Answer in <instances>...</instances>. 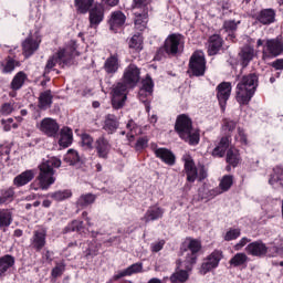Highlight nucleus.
Segmentation results:
<instances>
[{
    "label": "nucleus",
    "instance_id": "obj_52",
    "mask_svg": "<svg viewBox=\"0 0 283 283\" xmlns=\"http://www.w3.org/2000/svg\"><path fill=\"white\" fill-rule=\"evenodd\" d=\"M134 273H143V263H135L126 269V275H134Z\"/></svg>",
    "mask_w": 283,
    "mask_h": 283
},
{
    "label": "nucleus",
    "instance_id": "obj_44",
    "mask_svg": "<svg viewBox=\"0 0 283 283\" xmlns=\"http://www.w3.org/2000/svg\"><path fill=\"white\" fill-rule=\"evenodd\" d=\"M81 160L78 153L74 149H70L64 156V163H69V165H76Z\"/></svg>",
    "mask_w": 283,
    "mask_h": 283
},
{
    "label": "nucleus",
    "instance_id": "obj_33",
    "mask_svg": "<svg viewBox=\"0 0 283 283\" xmlns=\"http://www.w3.org/2000/svg\"><path fill=\"white\" fill-rule=\"evenodd\" d=\"M249 262V256L245 253L239 252L237 253L230 261V266H244Z\"/></svg>",
    "mask_w": 283,
    "mask_h": 283
},
{
    "label": "nucleus",
    "instance_id": "obj_17",
    "mask_svg": "<svg viewBox=\"0 0 283 283\" xmlns=\"http://www.w3.org/2000/svg\"><path fill=\"white\" fill-rule=\"evenodd\" d=\"M95 149L97 151L98 158H107L109 154V149H112V146L109 145V142L105 139V137H99L95 142Z\"/></svg>",
    "mask_w": 283,
    "mask_h": 283
},
{
    "label": "nucleus",
    "instance_id": "obj_56",
    "mask_svg": "<svg viewBox=\"0 0 283 283\" xmlns=\"http://www.w3.org/2000/svg\"><path fill=\"white\" fill-rule=\"evenodd\" d=\"M134 3L133 10H147L149 0H134Z\"/></svg>",
    "mask_w": 283,
    "mask_h": 283
},
{
    "label": "nucleus",
    "instance_id": "obj_38",
    "mask_svg": "<svg viewBox=\"0 0 283 283\" xmlns=\"http://www.w3.org/2000/svg\"><path fill=\"white\" fill-rule=\"evenodd\" d=\"M151 92H154V82L150 77H146L143 81V87L139 91V96H151Z\"/></svg>",
    "mask_w": 283,
    "mask_h": 283
},
{
    "label": "nucleus",
    "instance_id": "obj_15",
    "mask_svg": "<svg viewBox=\"0 0 283 283\" xmlns=\"http://www.w3.org/2000/svg\"><path fill=\"white\" fill-rule=\"evenodd\" d=\"M105 19V12L101 4L95 6L93 9L90 10V23L91 28L96 29L98 24Z\"/></svg>",
    "mask_w": 283,
    "mask_h": 283
},
{
    "label": "nucleus",
    "instance_id": "obj_25",
    "mask_svg": "<svg viewBox=\"0 0 283 283\" xmlns=\"http://www.w3.org/2000/svg\"><path fill=\"white\" fill-rule=\"evenodd\" d=\"M103 129L107 132V134H114L118 129V119L109 114L105 117Z\"/></svg>",
    "mask_w": 283,
    "mask_h": 283
},
{
    "label": "nucleus",
    "instance_id": "obj_53",
    "mask_svg": "<svg viewBox=\"0 0 283 283\" xmlns=\"http://www.w3.org/2000/svg\"><path fill=\"white\" fill-rule=\"evenodd\" d=\"M14 112V105L12 103H4L1 105L0 114L3 116H10Z\"/></svg>",
    "mask_w": 283,
    "mask_h": 283
},
{
    "label": "nucleus",
    "instance_id": "obj_20",
    "mask_svg": "<svg viewBox=\"0 0 283 283\" xmlns=\"http://www.w3.org/2000/svg\"><path fill=\"white\" fill-rule=\"evenodd\" d=\"M222 48V39L220 35H211L208 44V54L209 56H216L220 49Z\"/></svg>",
    "mask_w": 283,
    "mask_h": 283
},
{
    "label": "nucleus",
    "instance_id": "obj_19",
    "mask_svg": "<svg viewBox=\"0 0 283 283\" xmlns=\"http://www.w3.org/2000/svg\"><path fill=\"white\" fill-rule=\"evenodd\" d=\"M35 174L34 170L23 171L13 179V185H15V187H23L34 179Z\"/></svg>",
    "mask_w": 283,
    "mask_h": 283
},
{
    "label": "nucleus",
    "instance_id": "obj_54",
    "mask_svg": "<svg viewBox=\"0 0 283 283\" xmlns=\"http://www.w3.org/2000/svg\"><path fill=\"white\" fill-rule=\"evenodd\" d=\"M237 123L231 119H224L222 124V132H233L235 129Z\"/></svg>",
    "mask_w": 283,
    "mask_h": 283
},
{
    "label": "nucleus",
    "instance_id": "obj_8",
    "mask_svg": "<svg viewBox=\"0 0 283 283\" xmlns=\"http://www.w3.org/2000/svg\"><path fill=\"white\" fill-rule=\"evenodd\" d=\"M185 48V38L181 34H171L169 35L164 45L166 54L176 56Z\"/></svg>",
    "mask_w": 283,
    "mask_h": 283
},
{
    "label": "nucleus",
    "instance_id": "obj_18",
    "mask_svg": "<svg viewBox=\"0 0 283 283\" xmlns=\"http://www.w3.org/2000/svg\"><path fill=\"white\" fill-rule=\"evenodd\" d=\"M164 214H165V210L163 208H160L158 206H153V207L148 208L143 220H145V222L160 220V218H163Z\"/></svg>",
    "mask_w": 283,
    "mask_h": 283
},
{
    "label": "nucleus",
    "instance_id": "obj_40",
    "mask_svg": "<svg viewBox=\"0 0 283 283\" xmlns=\"http://www.w3.org/2000/svg\"><path fill=\"white\" fill-rule=\"evenodd\" d=\"M233 187V176L226 175L221 178L219 184V189L221 190V193H224V191H229Z\"/></svg>",
    "mask_w": 283,
    "mask_h": 283
},
{
    "label": "nucleus",
    "instance_id": "obj_46",
    "mask_svg": "<svg viewBox=\"0 0 283 283\" xmlns=\"http://www.w3.org/2000/svg\"><path fill=\"white\" fill-rule=\"evenodd\" d=\"M129 48L136 51L143 50V36L140 34L133 35L129 41Z\"/></svg>",
    "mask_w": 283,
    "mask_h": 283
},
{
    "label": "nucleus",
    "instance_id": "obj_12",
    "mask_svg": "<svg viewBox=\"0 0 283 283\" xmlns=\"http://www.w3.org/2000/svg\"><path fill=\"white\" fill-rule=\"evenodd\" d=\"M38 129L46 136H56L59 134V123L55 119L46 117L40 122Z\"/></svg>",
    "mask_w": 283,
    "mask_h": 283
},
{
    "label": "nucleus",
    "instance_id": "obj_55",
    "mask_svg": "<svg viewBox=\"0 0 283 283\" xmlns=\"http://www.w3.org/2000/svg\"><path fill=\"white\" fill-rule=\"evenodd\" d=\"M63 271H65L64 263H57L56 266L52 270L53 277H61L63 275Z\"/></svg>",
    "mask_w": 283,
    "mask_h": 283
},
{
    "label": "nucleus",
    "instance_id": "obj_2",
    "mask_svg": "<svg viewBox=\"0 0 283 283\" xmlns=\"http://www.w3.org/2000/svg\"><path fill=\"white\" fill-rule=\"evenodd\" d=\"M175 130L177 132L179 138L186 143H189V145H198V143H200V133L193 128L191 118L185 114L177 117Z\"/></svg>",
    "mask_w": 283,
    "mask_h": 283
},
{
    "label": "nucleus",
    "instance_id": "obj_16",
    "mask_svg": "<svg viewBox=\"0 0 283 283\" xmlns=\"http://www.w3.org/2000/svg\"><path fill=\"white\" fill-rule=\"evenodd\" d=\"M155 155L157 158L163 160L166 165H169L170 167L176 165V156L171 150L167 148H157L155 149Z\"/></svg>",
    "mask_w": 283,
    "mask_h": 283
},
{
    "label": "nucleus",
    "instance_id": "obj_7",
    "mask_svg": "<svg viewBox=\"0 0 283 283\" xmlns=\"http://www.w3.org/2000/svg\"><path fill=\"white\" fill-rule=\"evenodd\" d=\"M184 160L188 182H196V178H199V180H205V178H207V171L205 170V167H200L198 174V168H196L191 157L186 156L184 157Z\"/></svg>",
    "mask_w": 283,
    "mask_h": 283
},
{
    "label": "nucleus",
    "instance_id": "obj_60",
    "mask_svg": "<svg viewBox=\"0 0 283 283\" xmlns=\"http://www.w3.org/2000/svg\"><path fill=\"white\" fill-rule=\"evenodd\" d=\"M251 240L247 238H242L235 245H234V251H240L243 249V247H247Z\"/></svg>",
    "mask_w": 283,
    "mask_h": 283
},
{
    "label": "nucleus",
    "instance_id": "obj_43",
    "mask_svg": "<svg viewBox=\"0 0 283 283\" xmlns=\"http://www.w3.org/2000/svg\"><path fill=\"white\" fill-rule=\"evenodd\" d=\"M94 200H96V197L92 193L82 195L77 200V207H90V205H93Z\"/></svg>",
    "mask_w": 283,
    "mask_h": 283
},
{
    "label": "nucleus",
    "instance_id": "obj_5",
    "mask_svg": "<svg viewBox=\"0 0 283 283\" xmlns=\"http://www.w3.org/2000/svg\"><path fill=\"white\" fill-rule=\"evenodd\" d=\"M75 50L76 46L74 42H72L71 46H66L65 49L60 50L56 54L48 60L45 72H50V70H52L56 63L60 65H67L72 60V56H74Z\"/></svg>",
    "mask_w": 283,
    "mask_h": 283
},
{
    "label": "nucleus",
    "instance_id": "obj_1",
    "mask_svg": "<svg viewBox=\"0 0 283 283\" xmlns=\"http://www.w3.org/2000/svg\"><path fill=\"white\" fill-rule=\"evenodd\" d=\"M138 81H140V69H138L136 64L128 65L124 70L123 82L117 83V85L113 87L112 103L114 109H120V107L125 105V101H127V90H129V87H136Z\"/></svg>",
    "mask_w": 283,
    "mask_h": 283
},
{
    "label": "nucleus",
    "instance_id": "obj_63",
    "mask_svg": "<svg viewBox=\"0 0 283 283\" xmlns=\"http://www.w3.org/2000/svg\"><path fill=\"white\" fill-rule=\"evenodd\" d=\"M147 143H149V140L147 139V137H142L137 140V149H143V147H147Z\"/></svg>",
    "mask_w": 283,
    "mask_h": 283
},
{
    "label": "nucleus",
    "instance_id": "obj_6",
    "mask_svg": "<svg viewBox=\"0 0 283 283\" xmlns=\"http://www.w3.org/2000/svg\"><path fill=\"white\" fill-rule=\"evenodd\" d=\"M189 70L192 76H205L207 70V62L205 61V53L196 51L189 62Z\"/></svg>",
    "mask_w": 283,
    "mask_h": 283
},
{
    "label": "nucleus",
    "instance_id": "obj_51",
    "mask_svg": "<svg viewBox=\"0 0 283 283\" xmlns=\"http://www.w3.org/2000/svg\"><path fill=\"white\" fill-rule=\"evenodd\" d=\"M1 124L3 125L4 132H10V129H17L19 127V124L14 123L12 118L2 119Z\"/></svg>",
    "mask_w": 283,
    "mask_h": 283
},
{
    "label": "nucleus",
    "instance_id": "obj_4",
    "mask_svg": "<svg viewBox=\"0 0 283 283\" xmlns=\"http://www.w3.org/2000/svg\"><path fill=\"white\" fill-rule=\"evenodd\" d=\"M255 87H258V75L250 74L243 76L241 82L237 85L238 103H240V105H249L255 94Z\"/></svg>",
    "mask_w": 283,
    "mask_h": 283
},
{
    "label": "nucleus",
    "instance_id": "obj_45",
    "mask_svg": "<svg viewBox=\"0 0 283 283\" xmlns=\"http://www.w3.org/2000/svg\"><path fill=\"white\" fill-rule=\"evenodd\" d=\"M51 198H53V200H56L57 202L67 200V198H72V190H59L54 193H51Z\"/></svg>",
    "mask_w": 283,
    "mask_h": 283
},
{
    "label": "nucleus",
    "instance_id": "obj_9",
    "mask_svg": "<svg viewBox=\"0 0 283 283\" xmlns=\"http://www.w3.org/2000/svg\"><path fill=\"white\" fill-rule=\"evenodd\" d=\"M188 242V251H186V261L184 262V266H186L187 271H191V264H196V260L198 259V252L202 249V243L193 238H187Z\"/></svg>",
    "mask_w": 283,
    "mask_h": 283
},
{
    "label": "nucleus",
    "instance_id": "obj_39",
    "mask_svg": "<svg viewBox=\"0 0 283 283\" xmlns=\"http://www.w3.org/2000/svg\"><path fill=\"white\" fill-rule=\"evenodd\" d=\"M14 265V258L12 255H4L0 259V275L6 273L8 269Z\"/></svg>",
    "mask_w": 283,
    "mask_h": 283
},
{
    "label": "nucleus",
    "instance_id": "obj_32",
    "mask_svg": "<svg viewBox=\"0 0 283 283\" xmlns=\"http://www.w3.org/2000/svg\"><path fill=\"white\" fill-rule=\"evenodd\" d=\"M32 247L38 251H41L45 247V233L44 232H35L32 239Z\"/></svg>",
    "mask_w": 283,
    "mask_h": 283
},
{
    "label": "nucleus",
    "instance_id": "obj_11",
    "mask_svg": "<svg viewBox=\"0 0 283 283\" xmlns=\"http://www.w3.org/2000/svg\"><path fill=\"white\" fill-rule=\"evenodd\" d=\"M220 260H222V251L214 250L207 259L203 260V263L200 268L201 275H207L209 271H213V269H218V264H220Z\"/></svg>",
    "mask_w": 283,
    "mask_h": 283
},
{
    "label": "nucleus",
    "instance_id": "obj_34",
    "mask_svg": "<svg viewBox=\"0 0 283 283\" xmlns=\"http://www.w3.org/2000/svg\"><path fill=\"white\" fill-rule=\"evenodd\" d=\"M240 56L243 61V65H249L250 61H253V56H255V50L251 46H244L240 53Z\"/></svg>",
    "mask_w": 283,
    "mask_h": 283
},
{
    "label": "nucleus",
    "instance_id": "obj_58",
    "mask_svg": "<svg viewBox=\"0 0 283 283\" xmlns=\"http://www.w3.org/2000/svg\"><path fill=\"white\" fill-rule=\"evenodd\" d=\"M15 62L14 60H8L7 64L3 66V74H10L11 72H14Z\"/></svg>",
    "mask_w": 283,
    "mask_h": 283
},
{
    "label": "nucleus",
    "instance_id": "obj_3",
    "mask_svg": "<svg viewBox=\"0 0 283 283\" xmlns=\"http://www.w3.org/2000/svg\"><path fill=\"white\" fill-rule=\"evenodd\" d=\"M54 167H61V159L57 157H50L39 166L40 174L38 176V180L41 189L48 190L50 189V185H54L56 180L54 178Z\"/></svg>",
    "mask_w": 283,
    "mask_h": 283
},
{
    "label": "nucleus",
    "instance_id": "obj_59",
    "mask_svg": "<svg viewBox=\"0 0 283 283\" xmlns=\"http://www.w3.org/2000/svg\"><path fill=\"white\" fill-rule=\"evenodd\" d=\"M235 140H240L242 145H247V134L244 133V129H242L241 127L238 128Z\"/></svg>",
    "mask_w": 283,
    "mask_h": 283
},
{
    "label": "nucleus",
    "instance_id": "obj_27",
    "mask_svg": "<svg viewBox=\"0 0 283 283\" xmlns=\"http://www.w3.org/2000/svg\"><path fill=\"white\" fill-rule=\"evenodd\" d=\"M135 28L143 32L147 28V10L144 9L143 12L135 11Z\"/></svg>",
    "mask_w": 283,
    "mask_h": 283
},
{
    "label": "nucleus",
    "instance_id": "obj_42",
    "mask_svg": "<svg viewBox=\"0 0 283 283\" xmlns=\"http://www.w3.org/2000/svg\"><path fill=\"white\" fill-rule=\"evenodd\" d=\"M189 280V273L185 270H179L176 271L171 276H170V282L172 283H182L187 282Z\"/></svg>",
    "mask_w": 283,
    "mask_h": 283
},
{
    "label": "nucleus",
    "instance_id": "obj_14",
    "mask_svg": "<svg viewBox=\"0 0 283 283\" xmlns=\"http://www.w3.org/2000/svg\"><path fill=\"white\" fill-rule=\"evenodd\" d=\"M268 251L269 248H266V244L260 241L252 242L247 247L249 255H254V258H262Z\"/></svg>",
    "mask_w": 283,
    "mask_h": 283
},
{
    "label": "nucleus",
    "instance_id": "obj_41",
    "mask_svg": "<svg viewBox=\"0 0 283 283\" xmlns=\"http://www.w3.org/2000/svg\"><path fill=\"white\" fill-rule=\"evenodd\" d=\"M275 172L269 180V184L274 187V189H282L283 188V172L282 170H276ZM281 174V175H277Z\"/></svg>",
    "mask_w": 283,
    "mask_h": 283
},
{
    "label": "nucleus",
    "instance_id": "obj_31",
    "mask_svg": "<svg viewBox=\"0 0 283 283\" xmlns=\"http://www.w3.org/2000/svg\"><path fill=\"white\" fill-rule=\"evenodd\" d=\"M238 25H240V21H233V20H228L223 23V28L226 30V32H228V38L230 41H233V39H235V35L233 34V32H235V30H238Z\"/></svg>",
    "mask_w": 283,
    "mask_h": 283
},
{
    "label": "nucleus",
    "instance_id": "obj_62",
    "mask_svg": "<svg viewBox=\"0 0 283 283\" xmlns=\"http://www.w3.org/2000/svg\"><path fill=\"white\" fill-rule=\"evenodd\" d=\"M126 275H127L126 270L120 271V272H118L117 274H115V275L108 281V283L116 282L117 280H120V277H126Z\"/></svg>",
    "mask_w": 283,
    "mask_h": 283
},
{
    "label": "nucleus",
    "instance_id": "obj_57",
    "mask_svg": "<svg viewBox=\"0 0 283 283\" xmlns=\"http://www.w3.org/2000/svg\"><path fill=\"white\" fill-rule=\"evenodd\" d=\"M164 247H165V240H160L151 243L150 251L153 253H158L159 251H163Z\"/></svg>",
    "mask_w": 283,
    "mask_h": 283
},
{
    "label": "nucleus",
    "instance_id": "obj_13",
    "mask_svg": "<svg viewBox=\"0 0 283 283\" xmlns=\"http://www.w3.org/2000/svg\"><path fill=\"white\" fill-rule=\"evenodd\" d=\"M217 97L221 105V108L224 109L227 106V101H229V96H231V83L222 82L217 87Z\"/></svg>",
    "mask_w": 283,
    "mask_h": 283
},
{
    "label": "nucleus",
    "instance_id": "obj_37",
    "mask_svg": "<svg viewBox=\"0 0 283 283\" xmlns=\"http://www.w3.org/2000/svg\"><path fill=\"white\" fill-rule=\"evenodd\" d=\"M227 163L232 165V167H238V163H240V153L235 148H230L227 153Z\"/></svg>",
    "mask_w": 283,
    "mask_h": 283
},
{
    "label": "nucleus",
    "instance_id": "obj_30",
    "mask_svg": "<svg viewBox=\"0 0 283 283\" xmlns=\"http://www.w3.org/2000/svg\"><path fill=\"white\" fill-rule=\"evenodd\" d=\"M52 105V92L44 91L39 96V105L40 109H48Z\"/></svg>",
    "mask_w": 283,
    "mask_h": 283
},
{
    "label": "nucleus",
    "instance_id": "obj_10",
    "mask_svg": "<svg viewBox=\"0 0 283 283\" xmlns=\"http://www.w3.org/2000/svg\"><path fill=\"white\" fill-rule=\"evenodd\" d=\"M283 52V42L280 39H270L265 41L263 48V61L268 59H275Z\"/></svg>",
    "mask_w": 283,
    "mask_h": 283
},
{
    "label": "nucleus",
    "instance_id": "obj_29",
    "mask_svg": "<svg viewBox=\"0 0 283 283\" xmlns=\"http://www.w3.org/2000/svg\"><path fill=\"white\" fill-rule=\"evenodd\" d=\"M258 20L263 25H269V23H273V21H275V11L271 9H265L261 11V13L258 17Z\"/></svg>",
    "mask_w": 283,
    "mask_h": 283
},
{
    "label": "nucleus",
    "instance_id": "obj_61",
    "mask_svg": "<svg viewBox=\"0 0 283 283\" xmlns=\"http://www.w3.org/2000/svg\"><path fill=\"white\" fill-rule=\"evenodd\" d=\"M70 229L73 231H81L83 229V221H73Z\"/></svg>",
    "mask_w": 283,
    "mask_h": 283
},
{
    "label": "nucleus",
    "instance_id": "obj_50",
    "mask_svg": "<svg viewBox=\"0 0 283 283\" xmlns=\"http://www.w3.org/2000/svg\"><path fill=\"white\" fill-rule=\"evenodd\" d=\"M240 238V229H230L224 234L226 242H231V240H238Z\"/></svg>",
    "mask_w": 283,
    "mask_h": 283
},
{
    "label": "nucleus",
    "instance_id": "obj_28",
    "mask_svg": "<svg viewBox=\"0 0 283 283\" xmlns=\"http://www.w3.org/2000/svg\"><path fill=\"white\" fill-rule=\"evenodd\" d=\"M75 9L78 14H87L94 6V0H74Z\"/></svg>",
    "mask_w": 283,
    "mask_h": 283
},
{
    "label": "nucleus",
    "instance_id": "obj_24",
    "mask_svg": "<svg viewBox=\"0 0 283 283\" xmlns=\"http://www.w3.org/2000/svg\"><path fill=\"white\" fill-rule=\"evenodd\" d=\"M108 23L111 25V30H116V28H120V25L125 24V13L120 11H114L111 14Z\"/></svg>",
    "mask_w": 283,
    "mask_h": 283
},
{
    "label": "nucleus",
    "instance_id": "obj_21",
    "mask_svg": "<svg viewBox=\"0 0 283 283\" xmlns=\"http://www.w3.org/2000/svg\"><path fill=\"white\" fill-rule=\"evenodd\" d=\"M120 67V62L118 61V55H111L106 59L104 64V70L107 74H116Z\"/></svg>",
    "mask_w": 283,
    "mask_h": 283
},
{
    "label": "nucleus",
    "instance_id": "obj_23",
    "mask_svg": "<svg viewBox=\"0 0 283 283\" xmlns=\"http://www.w3.org/2000/svg\"><path fill=\"white\" fill-rule=\"evenodd\" d=\"M22 50L24 56H32L39 50V42L32 40V38H27L22 43Z\"/></svg>",
    "mask_w": 283,
    "mask_h": 283
},
{
    "label": "nucleus",
    "instance_id": "obj_49",
    "mask_svg": "<svg viewBox=\"0 0 283 283\" xmlns=\"http://www.w3.org/2000/svg\"><path fill=\"white\" fill-rule=\"evenodd\" d=\"M126 127L129 129V133L127 134L129 140H132L136 134H140V129L136 126V124H134V120H129Z\"/></svg>",
    "mask_w": 283,
    "mask_h": 283
},
{
    "label": "nucleus",
    "instance_id": "obj_64",
    "mask_svg": "<svg viewBox=\"0 0 283 283\" xmlns=\"http://www.w3.org/2000/svg\"><path fill=\"white\" fill-rule=\"evenodd\" d=\"M272 67L275 70H283V59H279L272 63Z\"/></svg>",
    "mask_w": 283,
    "mask_h": 283
},
{
    "label": "nucleus",
    "instance_id": "obj_36",
    "mask_svg": "<svg viewBox=\"0 0 283 283\" xmlns=\"http://www.w3.org/2000/svg\"><path fill=\"white\" fill-rule=\"evenodd\" d=\"M12 224V212L8 209L0 210V229Z\"/></svg>",
    "mask_w": 283,
    "mask_h": 283
},
{
    "label": "nucleus",
    "instance_id": "obj_35",
    "mask_svg": "<svg viewBox=\"0 0 283 283\" xmlns=\"http://www.w3.org/2000/svg\"><path fill=\"white\" fill-rule=\"evenodd\" d=\"M27 78H28V75H25L22 71L18 72L11 82V88L21 90Z\"/></svg>",
    "mask_w": 283,
    "mask_h": 283
},
{
    "label": "nucleus",
    "instance_id": "obj_48",
    "mask_svg": "<svg viewBox=\"0 0 283 283\" xmlns=\"http://www.w3.org/2000/svg\"><path fill=\"white\" fill-rule=\"evenodd\" d=\"M83 149H94V138L87 134H83L81 138Z\"/></svg>",
    "mask_w": 283,
    "mask_h": 283
},
{
    "label": "nucleus",
    "instance_id": "obj_22",
    "mask_svg": "<svg viewBox=\"0 0 283 283\" xmlns=\"http://www.w3.org/2000/svg\"><path fill=\"white\" fill-rule=\"evenodd\" d=\"M229 145H231L230 137L229 136L222 137L218 146L212 150V156L217 158H222L227 149H229Z\"/></svg>",
    "mask_w": 283,
    "mask_h": 283
},
{
    "label": "nucleus",
    "instance_id": "obj_26",
    "mask_svg": "<svg viewBox=\"0 0 283 283\" xmlns=\"http://www.w3.org/2000/svg\"><path fill=\"white\" fill-rule=\"evenodd\" d=\"M72 140H73L72 130L69 127L62 128L60 132V139H59L60 147H67L69 145H72Z\"/></svg>",
    "mask_w": 283,
    "mask_h": 283
},
{
    "label": "nucleus",
    "instance_id": "obj_47",
    "mask_svg": "<svg viewBox=\"0 0 283 283\" xmlns=\"http://www.w3.org/2000/svg\"><path fill=\"white\" fill-rule=\"evenodd\" d=\"M13 200H14V190L12 188H9L0 197V205H6L8 202H12Z\"/></svg>",
    "mask_w": 283,
    "mask_h": 283
}]
</instances>
